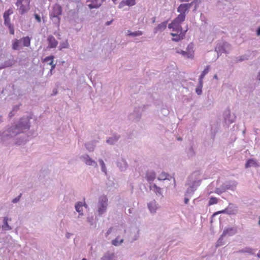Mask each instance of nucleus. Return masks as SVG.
<instances>
[{
	"instance_id": "obj_1",
	"label": "nucleus",
	"mask_w": 260,
	"mask_h": 260,
	"mask_svg": "<svg viewBox=\"0 0 260 260\" xmlns=\"http://www.w3.org/2000/svg\"><path fill=\"white\" fill-rule=\"evenodd\" d=\"M184 21V16L178 15V16L173 20V21L169 24L168 27L172 29L173 31L180 32L182 31L181 24Z\"/></svg>"
},
{
	"instance_id": "obj_2",
	"label": "nucleus",
	"mask_w": 260,
	"mask_h": 260,
	"mask_svg": "<svg viewBox=\"0 0 260 260\" xmlns=\"http://www.w3.org/2000/svg\"><path fill=\"white\" fill-rule=\"evenodd\" d=\"M62 8L58 4H55L52 9V11L50 14V18L52 21L59 25L60 23V18L59 16L62 14Z\"/></svg>"
},
{
	"instance_id": "obj_3",
	"label": "nucleus",
	"mask_w": 260,
	"mask_h": 260,
	"mask_svg": "<svg viewBox=\"0 0 260 260\" xmlns=\"http://www.w3.org/2000/svg\"><path fill=\"white\" fill-rule=\"evenodd\" d=\"M24 1H20V3H18V0L16 3V5L18 7L19 12L20 14L23 15L27 12L30 9L29 2L26 1L25 4H23Z\"/></svg>"
},
{
	"instance_id": "obj_4",
	"label": "nucleus",
	"mask_w": 260,
	"mask_h": 260,
	"mask_svg": "<svg viewBox=\"0 0 260 260\" xmlns=\"http://www.w3.org/2000/svg\"><path fill=\"white\" fill-rule=\"evenodd\" d=\"M192 4L193 2L188 4H182L178 7L177 12L180 13L179 15L184 16V20L185 19L186 13L188 11Z\"/></svg>"
},
{
	"instance_id": "obj_5",
	"label": "nucleus",
	"mask_w": 260,
	"mask_h": 260,
	"mask_svg": "<svg viewBox=\"0 0 260 260\" xmlns=\"http://www.w3.org/2000/svg\"><path fill=\"white\" fill-rule=\"evenodd\" d=\"M108 199L106 197L103 196L100 199V205L99 206L98 212L100 214L104 213L107 206Z\"/></svg>"
},
{
	"instance_id": "obj_6",
	"label": "nucleus",
	"mask_w": 260,
	"mask_h": 260,
	"mask_svg": "<svg viewBox=\"0 0 260 260\" xmlns=\"http://www.w3.org/2000/svg\"><path fill=\"white\" fill-rule=\"evenodd\" d=\"M54 56L50 55L49 56H47L45 57L43 60V62H47L48 64L50 65L51 66V68L50 71V75L52 74V71L55 69L56 64L54 63L53 59H54Z\"/></svg>"
},
{
	"instance_id": "obj_7",
	"label": "nucleus",
	"mask_w": 260,
	"mask_h": 260,
	"mask_svg": "<svg viewBox=\"0 0 260 260\" xmlns=\"http://www.w3.org/2000/svg\"><path fill=\"white\" fill-rule=\"evenodd\" d=\"M87 2L89 3L88 6L90 9L99 8L102 5V3L99 0H87Z\"/></svg>"
},
{
	"instance_id": "obj_8",
	"label": "nucleus",
	"mask_w": 260,
	"mask_h": 260,
	"mask_svg": "<svg viewBox=\"0 0 260 260\" xmlns=\"http://www.w3.org/2000/svg\"><path fill=\"white\" fill-rule=\"evenodd\" d=\"M171 35L173 37L172 39L173 41L178 42L183 39L185 36V32L182 31L178 33L173 31V32L171 33Z\"/></svg>"
},
{
	"instance_id": "obj_9",
	"label": "nucleus",
	"mask_w": 260,
	"mask_h": 260,
	"mask_svg": "<svg viewBox=\"0 0 260 260\" xmlns=\"http://www.w3.org/2000/svg\"><path fill=\"white\" fill-rule=\"evenodd\" d=\"M136 4V0H125L121 2L119 4V8H122L125 6L129 7L134 6Z\"/></svg>"
},
{
	"instance_id": "obj_10",
	"label": "nucleus",
	"mask_w": 260,
	"mask_h": 260,
	"mask_svg": "<svg viewBox=\"0 0 260 260\" xmlns=\"http://www.w3.org/2000/svg\"><path fill=\"white\" fill-rule=\"evenodd\" d=\"M47 40L48 42L49 47L52 48H55L57 46V45L58 44V42L53 36H48Z\"/></svg>"
},
{
	"instance_id": "obj_11",
	"label": "nucleus",
	"mask_w": 260,
	"mask_h": 260,
	"mask_svg": "<svg viewBox=\"0 0 260 260\" xmlns=\"http://www.w3.org/2000/svg\"><path fill=\"white\" fill-rule=\"evenodd\" d=\"M13 11L12 9H9L7 11H6L4 14V23L8 24L10 22V15L13 14Z\"/></svg>"
},
{
	"instance_id": "obj_12",
	"label": "nucleus",
	"mask_w": 260,
	"mask_h": 260,
	"mask_svg": "<svg viewBox=\"0 0 260 260\" xmlns=\"http://www.w3.org/2000/svg\"><path fill=\"white\" fill-rule=\"evenodd\" d=\"M150 189L153 190L157 195H161V188L157 186L155 184L150 185Z\"/></svg>"
},
{
	"instance_id": "obj_13",
	"label": "nucleus",
	"mask_w": 260,
	"mask_h": 260,
	"mask_svg": "<svg viewBox=\"0 0 260 260\" xmlns=\"http://www.w3.org/2000/svg\"><path fill=\"white\" fill-rule=\"evenodd\" d=\"M156 175L154 172H148L146 173V178L147 180L149 182H152L154 180Z\"/></svg>"
},
{
	"instance_id": "obj_14",
	"label": "nucleus",
	"mask_w": 260,
	"mask_h": 260,
	"mask_svg": "<svg viewBox=\"0 0 260 260\" xmlns=\"http://www.w3.org/2000/svg\"><path fill=\"white\" fill-rule=\"evenodd\" d=\"M236 233V230L232 228H229L224 230L222 236H225L226 235L232 236Z\"/></svg>"
},
{
	"instance_id": "obj_15",
	"label": "nucleus",
	"mask_w": 260,
	"mask_h": 260,
	"mask_svg": "<svg viewBox=\"0 0 260 260\" xmlns=\"http://www.w3.org/2000/svg\"><path fill=\"white\" fill-rule=\"evenodd\" d=\"M148 208L151 213L155 212L157 209V204L155 201H152L148 204Z\"/></svg>"
},
{
	"instance_id": "obj_16",
	"label": "nucleus",
	"mask_w": 260,
	"mask_h": 260,
	"mask_svg": "<svg viewBox=\"0 0 260 260\" xmlns=\"http://www.w3.org/2000/svg\"><path fill=\"white\" fill-rule=\"evenodd\" d=\"M209 67L207 66L204 69V70L203 71V72L202 73V74L200 77L199 82H200V84L201 85V86H202L203 79L204 78L205 76L209 72Z\"/></svg>"
},
{
	"instance_id": "obj_17",
	"label": "nucleus",
	"mask_w": 260,
	"mask_h": 260,
	"mask_svg": "<svg viewBox=\"0 0 260 260\" xmlns=\"http://www.w3.org/2000/svg\"><path fill=\"white\" fill-rule=\"evenodd\" d=\"M84 158L86 165L89 166H97L96 162L93 160L88 155H87Z\"/></svg>"
},
{
	"instance_id": "obj_18",
	"label": "nucleus",
	"mask_w": 260,
	"mask_h": 260,
	"mask_svg": "<svg viewBox=\"0 0 260 260\" xmlns=\"http://www.w3.org/2000/svg\"><path fill=\"white\" fill-rule=\"evenodd\" d=\"M167 22H163L159 24L155 28V32L164 30L167 27Z\"/></svg>"
},
{
	"instance_id": "obj_19",
	"label": "nucleus",
	"mask_w": 260,
	"mask_h": 260,
	"mask_svg": "<svg viewBox=\"0 0 260 260\" xmlns=\"http://www.w3.org/2000/svg\"><path fill=\"white\" fill-rule=\"evenodd\" d=\"M232 205V204H230L228 207H226L227 209V214L229 215L235 214L237 213V210L236 208L233 207Z\"/></svg>"
},
{
	"instance_id": "obj_20",
	"label": "nucleus",
	"mask_w": 260,
	"mask_h": 260,
	"mask_svg": "<svg viewBox=\"0 0 260 260\" xmlns=\"http://www.w3.org/2000/svg\"><path fill=\"white\" fill-rule=\"evenodd\" d=\"M25 47H29L30 45V39L29 37H25L22 38L20 40Z\"/></svg>"
},
{
	"instance_id": "obj_21",
	"label": "nucleus",
	"mask_w": 260,
	"mask_h": 260,
	"mask_svg": "<svg viewBox=\"0 0 260 260\" xmlns=\"http://www.w3.org/2000/svg\"><path fill=\"white\" fill-rule=\"evenodd\" d=\"M83 205L82 204V202H79L78 203L76 206H75V208H76V211L79 212V213H80L81 214H82L83 213H82V207H83ZM84 206H85V207H87V205L85 204H84Z\"/></svg>"
},
{
	"instance_id": "obj_22",
	"label": "nucleus",
	"mask_w": 260,
	"mask_h": 260,
	"mask_svg": "<svg viewBox=\"0 0 260 260\" xmlns=\"http://www.w3.org/2000/svg\"><path fill=\"white\" fill-rule=\"evenodd\" d=\"M239 252L241 253H248L250 254H253L254 253V250L250 247H246L243 249L240 250Z\"/></svg>"
},
{
	"instance_id": "obj_23",
	"label": "nucleus",
	"mask_w": 260,
	"mask_h": 260,
	"mask_svg": "<svg viewBox=\"0 0 260 260\" xmlns=\"http://www.w3.org/2000/svg\"><path fill=\"white\" fill-rule=\"evenodd\" d=\"M178 53L182 54L183 56H186L188 58H192L193 57V52H187L185 51L181 50L180 52H178Z\"/></svg>"
},
{
	"instance_id": "obj_24",
	"label": "nucleus",
	"mask_w": 260,
	"mask_h": 260,
	"mask_svg": "<svg viewBox=\"0 0 260 260\" xmlns=\"http://www.w3.org/2000/svg\"><path fill=\"white\" fill-rule=\"evenodd\" d=\"M20 41V40H19L17 39H15L13 41V44H12V48L13 50H16L19 49Z\"/></svg>"
},
{
	"instance_id": "obj_25",
	"label": "nucleus",
	"mask_w": 260,
	"mask_h": 260,
	"mask_svg": "<svg viewBox=\"0 0 260 260\" xmlns=\"http://www.w3.org/2000/svg\"><path fill=\"white\" fill-rule=\"evenodd\" d=\"M169 174L165 172H162L158 176V180H165L166 179H168Z\"/></svg>"
},
{
	"instance_id": "obj_26",
	"label": "nucleus",
	"mask_w": 260,
	"mask_h": 260,
	"mask_svg": "<svg viewBox=\"0 0 260 260\" xmlns=\"http://www.w3.org/2000/svg\"><path fill=\"white\" fill-rule=\"evenodd\" d=\"M8 218L7 217H5L4 219V224L3 225V228L6 230H11V228L9 225L8 223Z\"/></svg>"
},
{
	"instance_id": "obj_27",
	"label": "nucleus",
	"mask_w": 260,
	"mask_h": 260,
	"mask_svg": "<svg viewBox=\"0 0 260 260\" xmlns=\"http://www.w3.org/2000/svg\"><path fill=\"white\" fill-rule=\"evenodd\" d=\"M16 128H20L21 129V131L20 132H17V133H20L21 132H23V129H27L29 128V125L26 124L25 125H21V124H19L18 125L16 126Z\"/></svg>"
},
{
	"instance_id": "obj_28",
	"label": "nucleus",
	"mask_w": 260,
	"mask_h": 260,
	"mask_svg": "<svg viewBox=\"0 0 260 260\" xmlns=\"http://www.w3.org/2000/svg\"><path fill=\"white\" fill-rule=\"evenodd\" d=\"M218 200L215 197H211L209 201L208 206H211L218 203Z\"/></svg>"
},
{
	"instance_id": "obj_29",
	"label": "nucleus",
	"mask_w": 260,
	"mask_h": 260,
	"mask_svg": "<svg viewBox=\"0 0 260 260\" xmlns=\"http://www.w3.org/2000/svg\"><path fill=\"white\" fill-rule=\"evenodd\" d=\"M255 164H256V162L253 159H250L248 160L245 166H246V168H248V167H250L253 165H254Z\"/></svg>"
},
{
	"instance_id": "obj_30",
	"label": "nucleus",
	"mask_w": 260,
	"mask_h": 260,
	"mask_svg": "<svg viewBox=\"0 0 260 260\" xmlns=\"http://www.w3.org/2000/svg\"><path fill=\"white\" fill-rule=\"evenodd\" d=\"M123 242V239L119 240L118 238H116L115 239L112 240V243L114 246H117L121 244Z\"/></svg>"
},
{
	"instance_id": "obj_31",
	"label": "nucleus",
	"mask_w": 260,
	"mask_h": 260,
	"mask_svg": "<svg viewBox=\"0 0 260 260\" xmlns=\"http://www.w3.org/2000/svg\"><path fill=\"white\" fill-rule=\"evenodd\" d=\"M5 25L8 27L10 34L12 35H14L15 30H14L13 25L12 24H11V23H8V24H5Z\"/></svg>"
},
{
	"instance_id": "obj_32",
	"label": "nucleus",
	"mask_w": 260,
	"mask_h": 260,
	"mask_svg": "<svg viewBox=\"0 0 260 260\" xmlns=\"http://www.w3.org/2000/svg\"><path fill=\"white\" fill-rule=\"evenodd\" d=\"M221 213H226L227 214V209H226V208L224 209V210H220V211H217L216 212H215L212 216H215L219 214H221Z\"/></svg>"
},
{
	"instance_id": "obj_33",
	"label": "nucleus",
	"mask_w": 260,
	"mask_h": 260,
	"mask_svg": "<svg viewBox=\"0 0 260 260\" xmlns=\"http://www.w3.org/2000/svg\"><path fill=\"white\" fill-rule=\"evenodd\" d=\"M99 162L101 166L102 171L106 173V169L105 164L104 161L102 159H100Z\"/></svg>"
},
{
	"instance_id": "obj_34",
	"label": "nucleus",
	"mask_w": 260,
	"mask_h": 260,
	"mask_svg": "<svg viewBox=\"0 0 260 260\" xmlns=\"http://www.w3.org/2000/svg\"><path fill=\"white\" fill-rule=\"evenodd\" d=\"M130 35L134 36H141L142 35V32L141 31H137L135 32H133V33L131 34Z\"/></svg>"
},
{
	"instance_id": "obj_35",
	"label": "nucleus",
	"mask_w": 260,
	"mask_h": 260,
	"mask_svg": "<svg viewBox=\"0 0 260 260\" xmlns=\"http://www.w3.org/2000/svg\"><path fill=\"white\" fill-rule=\"evenodd\" d=\"M34 16H35V17L36 19L37 20V21L38 22H40L41 21L40 16L37 14H35Z\"/></svg>"
},
{
	"instance_id": "obj_36",
	"label": "nucleus",
	"mask_w": 260,
	"mask_h": 260,
	"mask_svg": "<svg viewBox=\"0 0 260 260\" xmlns=\"http://www.w3.org/2000/svg\"><path fill=\"white\" fill-rule=\"evenodd\" d=\"M20 196H21V195H20V196H19V197H18L17 198L14 199L13 200V201H12V202H13V203H17V202L19 200V199H20Z\"/></svg>"
},
{
	"instance_id": "obj_37",
	"label": "nucleus",
	"mask_w": 260,
	"mask_h": 260,
	"mask_svg": "<svg viewBox=\"0 0 260 260\" xmlns=\"http://www.w3.org/2000/svg\"><path fill=\"white\" fill-rule=\"evenodd\" d=\"M107 142L108 143H110V144H113L114 141H113L112 140V138H109V139L107 140Z\"/></svg>"
},
{
	"instance_id": "obj_38",
	"label": "nucleus",
	"mask_w": 260,
	"mask_h": 260,
	"mask_svg": "<svg viewBox=\"0 0 260 260\" xmlns=\"http://www.w3.org/2000/svg\"><path fill=\"white\" fill-rule=\"evenodd\" d=\"M196 92L198 93V94H201L202 92L201 89L200 88H197L196 89Z\"/></svg>"
},
{
	"instance_id": "obj_39",
	"label": "nucleus",
	"mask_w": 260,
	"mask_h": 260,
	"mask_svg": "<svg viewBox=\"0 0 260 260\" xmlns=\"http://www.w3.org/2000/svg\"><path fill=\"white\" fill-rule=\"evenodd\" d=\"M188 202H189L188 199L185 198L184 199V203H185V204H187L188 203Z\"/></svg>"
},
{
	"instance_id": "obj_40",
	"label": "nucleus",
	"mask_w": 260,
	"mask_h": 260,
	"mask_svg": "<svg viewBox=\"0 0 260 260\" xmlns=\"http://www.w3.org/2000/svg\"><path fill=\"white\" fill-rule=\"evenodd\" d=\"M257 35L260 36V27L257 30Z\"/></svg>"
},
{
	"instance_id": "obj_41",
	"label": "nucleus",
	"mask_w": 260,
	"mask_h": 260,
	"mask_svg": "<svg viewBox=\"0 0 260 260\" xmlns=\"http://www.w3.org/2000/svg\"><path fill=\"white\" fill-rule=\"evenodd\" d=\"M112 228H110L107 231V234L108 235L111 232Z\"/></svg>"
},
{
	"instance_id": "obj_42",
	"label": "nucleus",
	"mask_w": 260,
	"mask_h": 260,
	"mask_svg": "<svg viewBox=\"0 0 260 260\" xmlns=\"http://www.w3.org/2000/svg\"><path fill=\"white\" fill-rule=\"evenodd\" d=\"M181 2H188L190 1V0H179Z\"/></svg>"
},
{
	"instance_id": "obj_43",
	"label": "nucleus",
	"mask_w": 260,
	"mask_h": 260,
	"mask_svg": "<svg viewBox=\"0 0 260 260\" xmlns=\"http://www.w3.org/2000/svg\"><path fill=\"white\" fill-rule=\"evenodd\" d=\"M68 43H66V45H63V46H62V48H67V47H68Z\"/></svg>"
},
{
	"instance_id": "obj_44",
	"label": "nucleus",
	"mask_w": 260,
	"mask_h": 260,
	"mask_svg": "<svg viewBox=\"0 0 260 260\" xmlns=\"http://www.w3.org/2000/svg\"><path fill=\"white\" fill-rule=\"evenodd\" d=\"M68 43H66V45H63V46H62V48H67V47H68Z\"/></svg>"
},
{
	"instance_id": "obj_45",
	"label": "nucleus",
	"mask_w": 260,
	"mask_h": 260,
	"mask_svg": "<svg viewBox=\"0 0 260 260\" xmlns=\"http://www.w3.org/2000/svg\"><path fill=\"white\" fill-rule=\"evenodd\" d=\"M214 78L217 79V75H215L214 76Z\"/></svg>"
},
{
	"instance_id": "obj_46",
	"label": "nucleus",
	"mask_w": 260,
	"mask_h": 260,
	"mask_svg": "<svg viewBox=\"0 0 260 260\" xmlns=\"http://www.w3.org/2000/svg\"><path fill=\"white\" fill-rule=\"evenodd\" d=\"M105 1H106V0H101L100 2L102 4Z\"/></svg>"
},
{
	"instance_id": "obj_47",
	"label": "nucleus",
	"mask_w": 260,
	"mask_h": 260,
	"mask_svg": "<svg viewBox=\"0 0 260 260\" xmlns=\"http://www.w3.org/2000/svg\"><path fill=\"white\" fill-rule=\"evenodd\" d=\"M112 1L114 2V3H116L117 0H112Z\"/></svg>"
},
{
	"instance_id": "obj_48",
	"label": "nucleus",
	"mask_w": 260,
	"mask_h": 260,
	"mask_svg": "<svg viewBox=\"0 0 260 260\" xmlns=\"http://www.w3.org/2000/svg\"><path fill=\"white\" fill-rule=\"evenodd\" d=\"M110 22H107V25H109L110 24Z\"/></svg>"
},
{
	"instance_id": "obj_49",
	"label": "nucleus",
	"mask_w": 260,
	"mask_h": 260,
	"mask_svg": "<svg viewBox=\"0 0 260 260\" xmlns=\"http://www.w3.org/2000/svg\"><path fill=\"white\" fill-rule=\"evenodd\" d=\"M117 140H118V138H115V140H114V141H117Z\"/></svg>"
},
{
	"instance_id": "obj_50",
	"label": "nucleus",
	"mask_w": 260,
	"mask_h": 260,
	"mask_svg": "<svg viewBox=\"0 0 260 260\" xmlns=\"http://www.w3.org/2000/svg\"><path fill=\"white\" fill-rule=\"evenodd\" d=\"M82 260H86L85 258H83Z\"/></svg>"
},
{
	"instance_id": "obj_51",
	"label": "nucleus",
	"mask_w": 260,
	"mask_h": 260,
	"mask_svg": "<svg viewBox=\"0 0 260 260\" xmlns=\"http://www.w3.org/2000/svg\"><path fill=\"white\" fill-rule=\"evenodd\" d=\"M129 213H131V210L130 209L129 210Z\"/></svg>"
}]
</instances>
